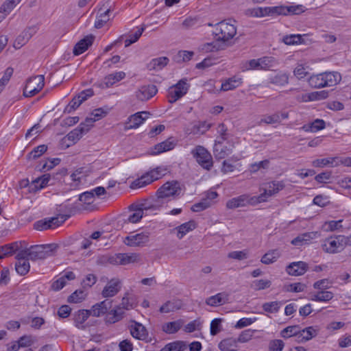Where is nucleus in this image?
I'll use <instances>...</instances> for the list:
<instances>
[{"instance_id":"obj_1","label":"nucleus","mask_w":351,"mask_h":351,"mask_svg":"<svg viewBox=\"0 0 351 351\" xmlns=\"http://www.w3.org/2000/svg\"><path fill=\"white\" fill-rule=\"evenodd\" d=\"M182 195L183 189L178 181H168L159 187L155 196L150 199L151 207L154 210H160L169 202L178 199Z\"/></svg>"},{"instance_id":"obj_2","label":"nucleus","mask_w":351,"mask_h":351,"mask_svg":"<svg viewBox=\"0 0 351 351\" xmlns=\"http://www.w3.org/2000/svg\"><path fill=\"white\" fill-rule=\"evenodd\" d=\"M341 76L338 72H325L311 75L308 79L309 85L315 88L332 86L338 84Z\"/></svg>"},{"instance_id":"obj_3","label":"nucleus","mask_w":351,"mask_h":351,"mask_svg":"<svg viewBox=\"0 0 351 351\" xmlns=\"http://www.w3.org/2000/svg\"><path fill=\"white\" fill-rule=\"evenodd\" d=\"M285 184L283 181H271L263 183L259 188L260 195L255 196L257 204L263 203L283 190Z\"/></svg>"},{"instance_id":"obj_4","label":"nucleus","mask_w":351,"mask_h":351,"mask_svg":"<svg viewBox=\"0 0 351 351\" xmlns=\"http://www.w3.org/2000/svg\"><path fill=\"white\" fill-rule=\"evenodd\" d=\"M58 245L54 243L47 245H37L24 250L32 261L45 259L54 254Z\"/></svg>"},{"instance_id":"obj_5","label":"nucleus","mask_w":351,"mask_h":351,"mask_svg":"<svg viewBox=\"0 0 351 351\" xmlns=\"http://www.w3.org/2000/svg\"><path fill=\"white\" fill-rule=\"evenodd\" d=\"M214 34L217 40L227 43L237 34V27L234 24L221 21L216 24Z\"/></svg>"},{"instance_id":"obj_6","label":"nucleus","mask_w":351,"mask_h":351,"mask_svg":"<svg viewBox=\"0 0 351 351\" xmlns=\"http://www.w3.org/2000/svg\"><path fill=\"white\" fill-rule=\"evenodd\" d=\"M45 86V77L39 75L28 78L23 89V95L31 97L39 93Z\"/></svg>"},{"instance_id":"obj_7","label":"nucleus","mask_w":351,"mask_h":351,"mask_svg":"<svg viewBox=\"0 0 351 351\" xmlns=\"http://www.w3.org/2000/svg\"><path fill=\"white\" fill-rule=\"evenodd\" d=\"M345 245H348L346 237L339 235L325 239L322 244V249L325 252L336 254L343 250Z\"/></svg>"},{"instance_id":"obj_8","label":"nucleus","mask_w":351,"mask_h":351,"mask_svg":"<svg viewBox=\"0 0 351 351\" xmlns=\"http://www.w3.org/2000/svg\"><path fill=\"white\" fill-rule=\"evenodd\" d=\"M189 88V84L186 78L180 80L176 84L168 89V101L173 104L184 96Z\"/></svg>"},{"instance_id":"obj_9","label":"nucleus","mask_w":351,"mask_h":351,"mask_svg":"<svg viewBox=\"0 0 351 351\" xmlns=\"http://www.w3.org/2000/svg\"><path fill=\"white\" fill-rule=\"evenodd\" d=\"M192 154L198 164L204 169L209 170L213 167V162L211 154L202 146H197Z\"/></svg>"},{"instance_id":"obj_10","label":"nucleus","mask_w":351,"mask_h":351,"mask_svg":"<svg viewBox=\"0 0 351 351\" xmlns=\"http://www.w3.org/2000/svg\"><path fill=\"white\" fill-rule=\"evenodd\" d=\"M257 204L255 196L243 194L228 200L226 206L228 209H235L247 205L256 206Z\"/></svg>"},{"instance_id":"obj_11","label":"nucleus","mask_w":351,"mask_h":351,"mask_svg":"<svg viewBox=\"0 0 351 351\" xmlns=\"http://www.w3.org/2000/svg\"><path fill=\"white\" fill-rule=\"evenodd\" d=\"M131 213L128 215V219L125 221L132 223H136L140 221L143 216V211L147 210H153L151 207V202L136 204L131 205L130 206Z\"/></svg>"},{"instance_id":"obj_12","label":"nucleus","mask_w":351,"mask_h":351,"mask_svg":"<svg viewBox=\"0 0 351 351\" xmlns=\"http://www.w3.org/2000/svg\"><path fill=\"white\" fill-rule=\"evenodd\" d=\"M139 261V254L136 253H119L109 258V262L113 265H128Z\"/></svg>"},{"instance_id":"obj_13","label":"nucleus","mask_w":351,"mask_h":351,"mask_svg":"<svg viewBox=\"0 0 351 351\" xmlns=\"http://www.w3.org/2000/svg\"><path fill=\"white\" fill-rule=\"evenodd\" d=\"M150 233L141 232L136 234H131L125 238L124 243L131 247L143 246L149 241Z\"/></svg>"},{"instance_id":"obj_14","label":"nucleus","mask_w":351,"mask_h":351,"mask_svg":"<svg viewBox=\"0 0 351 351\" xmlns=\"http://www.w3.org/2000/svg\"><path fill=\"white\" fill-rule=\"evenodd\" d=\"M17 261L15 264V269L16 272L24 276L29 271L30 265L29 263V258L27 253L23 250L20 251L16 255Z\"/></svg>"},{"instance_id":"obj_15","label":"nucleus","mask_w":351,"mask_h":351,"mask_svg":"<svg viewBox=\"0 0 351 351\" xmlns=\"http://www.w3.org/2000/svg\"><path fill=\"white\" fill-rule=\"evenodd\" d=\"M158 92L155 85L149 84L141 86L135 93L137 99L145 101L153 97Z\"/></svg>"},{"instance_id":"obj_16","label":"nucleus","mask_w":351,"mask_h":351,"mask_svg":"<svg viewBox=\"0 0 351 351\" xmlns=\"http://www.w3.org/2000/svg\"><path fill=\"white\" fill-rule=\"evenodd\" d=\"M131 335L138 340H145L148 337L146 328L141 323L131 320L129 325Z\"/></svg>"},{"instance_id":"obj_17","label":"nucleus","mask_w":351,"mask_h":351,"mask_svg":"<svg viewBox=\"0 0 351 351\" xmlns=\"http://www.w3.org/2000/svg\"><path fill=\"white\" fill-rule=\"evenodd\" d=\"M289 117L287 111H278L271 114H265L263 116L259 121V124H279L282 120L287 119Z\"/></svg>"},{"instance_id":"obj_18","label":"nucleus","mask_w":351,"mask_h":351,"mask_svg":"<svg viewBox=\"0 0 351 351\" xmlns=\"http://www.w3.org/2000/svg\"><path fill=\"white\" fill-rule=\"evenodd\" d=\"M36 32L35 27H29L24 29L21 34H19L14 42L13 46L15 49H20L25 45L28 40Z\"/></svg>"},{"instance_id":"obj_19","label":"nucleus","mask_w":351,"mask_h":351,"mask_svg":"<svg viewBox=\"0 0 351 351\" xmlns=\"http://www.w3.org/2000/svg\"><path fill=\"white\" fill-rule=\"evenodd\" d=\"M224 141L220 140H216L214 147L213 153L215 156L218 159H223L232 154V145L228 146L223 145Z\"/></svg>"},{"instance_id":"obj_20","label":"nucleus","mask_w":351,"mask_h":351,"mask_svg":"<svg viewBox=\"0 0 351 351\" xmlns=\"http://www.w3.org/2000/svg\"><path fill=\"white\" fill-rule=\"evenodd\" d=\"M121 282L118 279L110 280L104 287L101 295L104 298H112L116 295L121 289Z\"/></svg>"},{"instance_id":"obj_21","label":"nucleus","mask_w":351,"mask_h":351,"mask_svg":"<svg viewBox=\"0 0 351 351\" xmlns=\"http://www.w3.org/2000/svg\"><path fill=\"white\" fill-rule=\"evenodd\" d=\"M112 301L105 300L94 304L90 310H88L90 315L99 317L101 315H106L108 309L110 308Z\"/></svg>"},{"instance_id":"obj_22","label":"nucleus","mask_w":351,"mask_h":351,"mask_svg":"<svg viewBox=\"0 0 351 351\" xmlns=\"http://www.w3.org/2000/svg\"><path fill=\"white\" fill-rule=\"evenodd\" d=\"M242 82V78L234 76L226 80L223 82H222L221 88L219 90H208V91L213 93H219L220 91L234 90L241 86Z\"/></svg>"},{"instance_id":"obj_23","label":"nucleus","mask_w":351,"mask_h":351,"mask_svg":"<svg viewBox=\"0 0 351 351\" xmlns=\"http://www.w3.org/2000/svg\"><path fill=\"white\" fill-rule=\"evenodd\" d=\"M230 295L226 292H220L208 298L206 304L208 306L215 307L223 305L228 302Z\"/></svg>"},{"instance_id":"obj_24","label":"nucleus","mask_w":351,"mask_h":351,"mask_svg":"<svg viewBox=\"0 0 351 351\" xmlns=\"http://www.w3.org/2000/svg\"><path fill=\"white\" fill-rule=\"evenodd\" d=\"M149 112L146 111L136 112L131 115L128 119L127 129H133L138 128L143 121L148 118Z\"/></svg>"},{"instance_id":"obj_25","label":"nucleus","mask_w":351,"mask_h":351,"mask_svg":"<svg viewBox=\"0 0 351 351\" xmlns=\"http://www.w3.org/2000/svg\"><path fill=\"white\" fill-rule=\"evenodd\" d=\"M308 269V265L303 261L290 263L286 268V271L291 276H302Z\"/></svg>"},{"instance_id":"obj_26","label":"nucleus","mask_w":351,"mask_h":351,"mask_svg":"<svg viewBox=\"0 0 351 351\" xmlns=\"http://www.w3.org/2000/svg\"><path fill=\"white\" fill-rule=\"evenodd\" d=\"M125 316V312L117 305L112 310L108 311L104 320L107 324H114L121 321Z\"/></svg>"},{"instance_id":"obj_27","label":"nucleus","mask_w":351,"mask_h":351,"mask_svg":"<svg viewBox=\"0 0 351 351\" xmlns=\"http://www.w3.org/2000/svg\"><path fill=\"white\" fill-rule=\"evenodd\" d=\"M110 7L104 5L98 10L97 16L95 23V27L97 29L102 27L110 20Z\"/></svg>"},{"instance_id":"obj_28","label":"nucleus","mask_w":351,"mask_h":351,"mask_svg":"<svg viewBox=\"0 0 351 351\" xmlns=\"http://www.w3.org/2000/svg\"><path fill=\"white\" fill-rule=\"evenodd\" d=\"M94 38L95 37L93 35H88L80 40L73 48L74 55L79 56L86 51L93 45Z\"/></svg>"},{"instance_id":"obj_29","label":"nucleus","mask_w":351,"mask_h":351,"mask_svg":"<svg viewBox=\"0 0 351 351\" xmlns=\"http://www.w3.org/2000/svg\"><path fill=\"white\" fill-rule=\"evenodd\" d=\"M90 313L88 310L82 309L79 310L74 314L73 320L75 326L81 330L85 329L86 326L84 324V322L90 317Z\"/></svg>"},{"instance_id":"obj_30","label":"nucleus","mask_w":351,"mask_h":351,"mask_svg":"<svg viewBox=\"0 0 351 351\" xmlns=\"http://www.w3.org/2000/svg\"><path fill=\"white\" fill-rule=\"evenodd\" d=\"M176 142L172 138L156 145L152 151V154L156 155L164 152L171 150L176 146Z\"/></svg>"},{"instance_id":"obj_31","label":"nucleus","mask_w":351,"mask_h":351,"mask_svg":"<svg viewBox=\"0 0 351 351\" xmlns=\"http://www.w3.org/2000/svg\"><path fill=\"white\" fill-rule=\"evenodd\" d=\"M319 236L318 232H305L301 234H299L297 237L293 239L291 241V244L294 245H302L305 243H307L308 241L311 239H316Z\"/></svg>"},{"instance_id":"obj_32","label":"nucleus","mask_w":351,"mask_h":351,"mask_svg":"<svg viewBox=\"0 0 351 351\" xmlns=\"http://www.w3.org/2000/svg\"><path fill=\"white\" fill-rule=\"evenodd\" d=\"M269 83L276 86H284L289 83V75L282 71H278L276 75L269 77Z\"/></svg>"},{"instance_id":"obj_33","label":"nucleus","mask_w":351,"mask_h":351,"mask_svg":"<svg viewBox=\"0 0 351 351\" xmlns=\"http://www.w3.org/2000/svg\"><path fill=\"white\" fill-rule=\"evenodd\" d=\"M182 304L181 301L173 300L166 302L160 308V312L161 313H169L174 312L181 308Z\"/></svg>"},{"instance_id":"obj_34","label":"nucleus","mask_w":351,"mask_h":351,"mask_svg":"<svg viewBox=\"0 0 351 351\" xmlns=\"http://www.w3.org/2000/svg\"><path fill=\"white\" fill-rule=\"evenodd\" d=\"M169 62V59L167 57H160L154 58L150 61L147 67L150 71H160Z\"/></svg>"},{"instance_id":"obj_35","label":"nucleus","mask_w":351,"mask_h":351,"mask_svg":"<svg viewBox=\"0 0 351 351\" xmlns=\"http://www.w3.org/2000/svg\"><path fill=\"white\" fill-rule=\"evenodd\" d=\"M337 157L326 158L316 159L312 162V165L315 167H337Z\"/></svg>"},{"instance_id":"obj_36","label":"nucleus","mask_w":351,"mask_h":351,"mask_svg":"<svg viewBox=\"0 0 351 351\" xmlns=\"http://www.w3.org/2000/svg\"><path fill=\"white\" fill-rule=\"evenodd\" d=\"M237 340L234 338H227L222 340L219 343V348L221 351H237Z\"/></svg>"},{"instance_id":"obj_37","label":"nucleus","mask_w":351,"mask_h":351,"mask_svg":"<svg viewBox=\"0 0 351 351\" xmlns=\"http://www.w3.org/2000/svg\"><path fill=\"white\" fill-rule=\"evenodd\" d=\"M334 297V293L329 291H320L311 294V300L315 302H328Z\"/></svg>"},{"instance_id":"obj_38","label":"nucleus","mask_w":351,"mask_h":351,"mask_svg":"<svg viewBox=\"0 0 351 351\" xmlns=\"http://www.w3.org/2000/svg\"><path fill=\"white\" fill-rule=\"evenodd\" d=\"M196 227L195 223L193 221H189L176 228L178 230L177 237L182 239L189 232L192 231Z\"/></svg>"},{"instance_id":"obj_39","label":"nucleus","mask_w":351,"mask_h":351,"mask_svg":"<svg viewBox=\"0 0 351 351\" xmlns=\"http://www.w3.org/2000/svg\"><path fill=\"white\" fill-rule=\"evenodd\" d=\"M125 73L123 71L115 72L109 74L104 79V82L106 86L109 87L112 86L116 82H118L125 78Z\"/></svg>"},{"instance_id":"obj_40","label":"nucleus","mask_w":351,"mask_h":351,"mask_svg":"<svg viewBox=\"0 0 351 351\" xmlns=\"http://www.w3.org/2000/svg\"><path fill=\"white\" fill-rule=\"evenodd\" d=\"M325 122L322 119H316L310 124L304 125L302 129L305 132H316L325 128Z\"/></svg>"},{"instance_id":"obj_41","label":"nucleus","mask_w":351,"mask_h":351,"mask_svg":"<svg viewBox=\"0 0 351 351\" xmlns=\"http://www.w3.org/2000/svg\"><path fill=\"white\" fill-rule=\"evenodd\" d=\"M51 176L49 174H44L43 176L36 178L32 181L31 187L34 190H40L45 187L49 181L50 180Z\"/></svg>"},{"instance_id":"obj_42","label":"nucleus","mask_w":351,"mask_h":351,"mask_svg":"<svg viewBox=\"0 0 351 351\" xmlns=\"http://www.w3.org/2000/svg\"><path fill=\"white\" fill-rule=\"evenodd\" d=\"M280 256V253L278 250H270L262 256L261 261L265 265H269L276 262Z\"/></svg>"},{"instance_id":"obj_43","label":"nucleus","mask_w":351,"mask_h":351,"mask_svg":"<svg viewBox=\"0 0 351 351\" xmlns=\"http://www.w3.org/2000/svg\"><path fill=\"white\" fill-rule=\"evenodd\" d=\"M182 322L180 320L170 322L162 325V330L167 334H173L178 332L182 327Z\"/></svg>"},{"instance_id":"obj_44","label":"nucleus","mask_w":351,"mask_h":351,"mask_svg":"<svg viewBox=\"0 0 351 351\" xmlns=\"http://www.w3.org/2000/svg\"><path fill=\"white\" fill-rule=\"evenodd\" d=\"M261 70H271L272 68L278 66V61L273 57L265 56L261 58Z\"/></svg>"},{"instance_id":"obj_45","label":"nucleus","mask_w":351,"mask_h":351,"mask_svg":"<svg viewBox=\"0 0 351 351\" xmlns=\"http://www.w3.org/2000/svg\"><path fill=\"white\" fill-rule=\"evenodd\" d=\"M305 35L301 34H290L285 36L282 40L285 44L287 45H293L304 43L303 36Z\"/></svg>"},{"instance_id":"obj_46","label":"nucleus","mask_w":351,"mask_h":351,"mask_svg":"<svg viewBox=\"0 0 351 351\" xmlns=\"http://www.w3.org/2000/svg\"><path fill=\"white\" fill-rule=\"evenodd\" d=\"M265 14L267 16L286 15L287 14V7L280 5L274 7H265Z\"/></svg>"},{"instance_id":"obj_47","label":"nucleus","mask_w":351,"mask_h":351,"mask_svg":"<svg viewBox=\"0 0 351 351\" xmlns=\"http://www.w3.org/2000/svg\"><path fill=\"white\" fill-rule=\"evenodd\" d=\"M271 285V281L267 279L255 280L252 282L250 287L254 291H261L268 289Z\"/></svg>"},{"instance_id":"obj_48","label":"nucleus","mask_w":351,"mask_h":351,"mask_svg":"<svg viewBox=\"0 0 351 351\" xmlns=\"http://www.w3.org/2000/svg\"><path fill=\"white\" fill-rule=\"evenodd\" d=\"M328 96V93L326 90L316 91L311 93L308 95H303V100L304 101H315V100H320L327 98Z\"/></svg>"},{"instance_id":"obj_49","label":"nucleus","mask_w":351,"mask_h":351,"mask_svg":"<svg viewBox=\"0 0 351 351\" xmlns=\"http://www.w3.org/2000/svg\"><path fill=\"white\" fill-rule=\"evenodd\" d=\"M153 182V180L148 173L134 180L132 184V188H141Z\"/></svg>"},{"instance_id":"obj_50","label":"nucleus","mask_w":351,"mask_h":351,"mask_svg":"<svg viewBox=\"0 0 351 351\" xmlns=\"http://www.w3.org/2000/svg\"><path fill=\"white\" fill-rule=\"evenodd\" d=\"M210 128V125L206 123L205 121L198 122L192 127L190 133L193 134H203L208 131Z\"/></svg>"},{"instance_id":"obj_51","label":"nucleus","mask_w":351,"mask_h":351,"mask_svg":"<svg viewBox=\"0 0 351 351\" xmlns=\"http://www.w3.org/2000/svg\"><path fill=\"white\" fill-rule=\"evenodd\" d=\"M70 216L66 215H60L56 217H51L48 220V223L50 225L49 228H56L64 223Z\"/></svg>"},{"instance_id":"obj_52","label":"nucleus","mask_w":351,"mask_h":351,"mask_svg":"<svg viewBox=\"0 0 351 351\" xmlns=\"http://www.w3.org/2000/svg\"><path fill=\"white\" fill-rule=\"evenodd\" d=\"M144 30L145 27H142L141 28H138L135 32L130 34L128 36V38L125 40V46L126 47H129L130 45L136 42L142 35Z\"/></svg>"},{"instance_id":"obj_53","label":"nucleus","mask_w":351,"mask_h":351,"mask_svg":"<svg viewBox=\"0 0 351 351\" xmlns=\"http://www.w3.org/2000/svg\"><path fill=\"white\" fill-rule=\"evenodd\" d=\"M86 296V293L83 290H76L68 298L70 303H79L83 301Z\"/></svg>"},{"instance_id":"obj_54","label":"nucleus","mask_w":351,"mask_h":351,"mask_svg":"<svg viewBox=\"0 0 351 351\" xmlns=\"http://www.w3.org/2000/svg\"><path fill=\"white\" fill-rule=\"evenodd\" d=\"M84 134V132L82 131V129L77 127L75 129L71 131L65 138L73 143H75L82 138Z\"/></svg>"},{"instance_id":"obj_55","label":"nucleus","mask_w":351,"mask_h":351,"mask_svg":"<svg viewBox=\"0 0 351 351\" xmlns=\"http://www.w3.org/2000/svg\"><path fill=\"white\" fill-rule=\"evenodd\" d=\"M300 332L298 326H290L282 330L281 336L283 338H289L292 336L300 335Z\"/></svg>"},{"instance_id":"obj_56","label":"nucleus","mask_w":351,"mask_h":351,"mask_svg":"<svg viewBox=\"0 0 351 351\" xmlns=\"http://www.w3.org/2000/svg\"><path fill=\"white\" fill-rule=\"evenodd\" d=\"M281 302L278 301L265 302L263 304V309L267 313H276L280 308Z\"/></svg>"},{"instance_id":"obj_57","label":"nucleus","mask_w":351,"mask_h":351,"mask_svg":"<svg viewBox=\"0 0 351 351\" xmlns=\"http://www.w3.org/2000/svg\"><path fill=\"white\" fill-rule=\"evenodd\" d=\"M265 11V7H258L247 9L245 13L248 16L261 18L266 16Z\"/></svg>"},{"instance_id":"obj_58","label":"nucleus","mask_w":351,"mask_h":351,"mask_svg":"<svg viewBox=\"0 0 351 351\" xmlns=\"http://www.w3.org/2000/svg\"><path fill=\"white\" fill-rule=\"evenodd\" d=\"M21 0H7L0 8L6 15L9 14L14 8L21 2Z\"/></svg>"},{"instance_id":"obj_59","label":"nucleus","mask_w":351,"mask_h":351,"mask_svg":"<svg viewBox=\"0 0 351 351\" xmlns=\"http://www.w3.org/2000/svg\"><path fill=\"white\" fill-rule=\"evenodd\" d=\"M261 58L252 59L243 64V70H261Z\"/></svg>"},{"instance_id":"obj_60","label":"nucleus","mask_w":351,"mask_h":351,"mask_svg":"<svg viewBox=\"0 0 351 351\" xmlns=\"http://www.w3.org/2000/svg\"><path fill=\"white\" fill-rule=\"evenodd\" d=\"M315 330L313 327L311 326L306 328L300 331L298 338H301V340L308 341L311 339L315 335Z\"/></svg>"},{"instance_id":"obj_61","label":"nucleus","mask_w":351,"mask_h":351,"mask_svg":"<svg viewBox=\"0 0 351 351\" xmlns=\"http://www.w3.org/2000/svg\"><path fill=\"white\" fill-rule=\"evenodd\" d=\"M47 150L45 145H40L35 147L29 154V157L32 159H36Z\"/></svg>"},{"instance_id":"obj_62","label":"nucleus","mask_w":351,"mask_h":351,"mask_svg":"<svg viewBox=\"0 0 351 351\" xmlns=\"http://www.w3.org/2000/svg\"><path fill=\"white\" fill-rule=\"evenodd\" d=\"M313 204L320 207H325L330 204L329 197L323 195H317L314 197Z\"/></svg>"},{"instance_id":"obj_63","label":"nucleus","mask_w":351,"mask_h":351,"mask_svg":"<svg viewBox=\"0 0 351 351\" xmlns=\"http://www.w3.org/2000/svg\"><path fill=\"white\" fill-rule=\"evenodd\" d=\"M170 351H184L186 345L184 341H176L167 344Z\"/></svg>"},{"instance_id":"obj_64","label":"nucleus","mask_w":351,"mask_h":351,"mask_svg":"<svg viewBox=\"0 0 351 351\" xmlns=\"http://www.w3.org/2000/svg\"><path fill=\"white\" fill-rule=\"evenodd\" d=\"M284 342L280 339L272 340L269 342V351H282L284 348Z\"/></svg>"}]
</instances>
